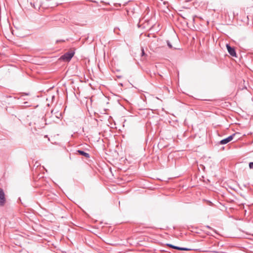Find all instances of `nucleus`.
<instances>
[{
    "label": "nucleus",
    "mask_w": 253,
    "mask_h": 253,
    "mask_svg": "<svg viewBox=\"0 0 253 253\" xmlns=\"http://www.w3.org/2000/svg\"><path fill=\"white\" fill-rule=\"evenodd\" d=\"M30 4L35 8H40V7L41 6V4L38 2L37 0H36V1L33 0V2H30Z\"/></svg>",
    "instance_id": "423d86ee"
},
{
    "label": "nucleus",
    "mask_w": 253,
    "mask_h": 253,
    "mask_svg": "<svg viewBox=\"0 0 253 253\" xmlns=\"http://www.w3.org/2000/svg\"><path fill=\"white\" fill-rule=\"evenodd\" d=\"M235 135V134L234 133L230 136H229L228 137H227V138H224L222 140H221L220 142H219V144H227L228 143V142H229L230 141H231V140H233V137Z\"/></svg>",
    "instance_id": "20e7f679"
},
{
    "label": "nucleus",
    "mask_w": 253,
    "mask_h": 253,
    "mask_svg": "<svg viewBox=\"0 0 253 253\" xmlns=\"http://www.w3.org/2000/svg\"><path fill=\"white\" fill-rule=\"evenodd\" d=\"M226 47L228 53L231 56L237 57V54L234 47H231L229 44H226Z\"/></svg>",
    "instance_id": "f03ea898"
},
{
    "label": "nucleus",
    "mask_w": 253,
    "mask_h": 253,
    "mask_svg": "<svg viewBox=\"0 0 253 253\" xmlns=\"http://www.w3.org/2000/svg\"><path fill=\"white\" fill-rule=\"evenodd\" d=\"M27 102H25L24 103V104H27Z\"/></svg>",
    "instance_id": "4468645a"
},
{
    "label": "nucleus",
    "mask_w": 253,
    "mask_h": 253,
    "mask_svg": "<svg viewBox=\"0 0 253 253\" xmlns=\"http://www.w3.org/2000/svg\"><path fill=\"white\" fill-rule=\"evenodd\" d=\"M77 152L80 155L84 156V157H85L86 158H88L90 157V155H89V154L88 153H86V152H84V151L83 150H77Z\"/></svg>",
    "instance_id": "39448f33"
},
{
    "label": "nucleus",
    "mask_w": 253,
    "mask_h": 253,
    "mask_svg": "<svg viewBox=\"0 0 253 253\" xmlns=\"http://www.w3.org/2000/svg\"><path fill=\"white\" fill-rule=\"evenodd\" d=\"M146 54L144 52V48L143 47H141V56H146Z\"/></svg>",
    "instance_id": "1a4fd4ad"
},
{
    "label": "nucleus",
    "mask_w": 253,
    "mask_h": 253,
    "mask_svg": "<svg viewBox=\"0 0 253 253\" xmlns=\"http://www.w3.org/2000/svg\"><path fill=\"white\" fill-rule=\"evenodd\" d=\"M249 167L250 169H253V162H250L249 163Z\"/></svg>",
    "instance_id": "9b49d317"
},
{
    "label": "nucleus",
    "mask_w": 253,
    "mask_h": 253,
    "mask_svg": "<svg viewBox=\"0 0 253 253\" xmlns=\"http://www.w3.org/2000/svg\"><path fill=\"white\" fill-rule=\"evenodd\" d=\"M167 43L169 48H172V46L169 41H167Z\"/></svg>",
    "instance_id": "6e6552de"
},
{
    "label": "nucleus",
    "mask_w": 253,
    "mask_h": 253,
    "mask_svg": "<svg viewBox=\"0 0 253 253\" xmlns=\"http://www.w3.org/2000/svg\"><path fill=\"white\" fill-rule=\"evenodd\" d=\"M167 245L169 247H170V248H171L172 249H176V250H178L179 251L181 249V247H179L178 246H174V245L170 244H167Z\"/></svg>",
    "instance_id": "0eeeda50"
},
{
    "label": "nucleus",
    "mask_w": 253,
    "mask_h": 253,
    "mask_svg": "<svg viewBox=\"0 0 253 253\" xmlns=\"http://www.w3.org/2000/svg\"><path fill=\"white\" fill-rule=\"evenodd\" d=\"M206 228H208V229H211V230H213L212 228L209 225H207L205 226Z\"/></svg>",
    "instance_id": "f8f14e48"
},
{
    "label": "nucleus",
    "mask_w": 253,
    "mask_h": 253,
    "mask_svg": "<svg viewBox=\"0 0 253 253\" xmlns=\"http://www.w3.org/2000/svg\"><path fill=\"white\" fill-rule=\"evenodd\" d=\"M191 249L187 248H182L181 247V249L180 251H190Z\"/></svg>",
    "instance_id": "9d476101"
},
{
    "label": "nucleus",
    "mask_w": 253,
    "mask_h": 253,
    "mask_svg": "<svg viewBox=\"0 0 253 253\" xmlns=\"http://www.w3.org/2000/svg\"><path fill=\"white\" fill-rule=\"evenodd\" d=\"M64 40H57L56 42H64Z\"/></svg>",
    "instance_id": "ddd939ff"
},
{
    "label": "nucleus",
    "mask_w": 253,
    "mask_h": 253,
    "mask_svg": "<svg viewBox=\"0 0 253 253\" xmlns=\"http://www.w3.org/2000/svg\"><path fill=\"white\" fill-rule=\"evenodd\" d=\"M74 54L75 52L74 51L67 52L62 55L60 58L64 61H69L73 57Z\"/></svg>",
    "instance_id": "f257e3e1"
},
{
    "label": "nucleus",
    "mask_w": 253,
    "mask_h": 253,
    "mask_svg": "<svg viewBox=\"0 0 253 253\" xmlns=\"http://www.w3.org/2000/svg\"><path fill=\"white\" fill-rule=\"evenodd\" d=\"M6 200L5 198V194L2 189L0 188V206H4Z\"/></svg>",
    "instance_id": "7ed1b4c3"
}]
</instances>
